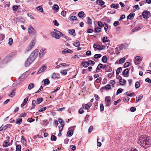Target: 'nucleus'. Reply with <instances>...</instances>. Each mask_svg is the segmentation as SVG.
<instances>
[{
  "mask_svg": "<svg viewBox=\"0 0 151 151\" xmlns=\"http://www.w3.org/2000/svg\"><path fill=\"white\" fill-rule=\"evenodd\" d=\"M35 40H32L31 42L29 44L28 47L27 49V51L28 52L33 47L35 44Z\"/></svg>",
  "mask_w": 151,
  "mask_h": 151,
  "instance_id": "nucleus-4",
  "label": "nucleus"
},
{
  "mask_svg": "<svg viewBox=\"0 0 151 151\" xmlns=\"http://www.w3.org/2000/svg\"><path fill=\"white\" fill-rule=\"evenodd\" d=\"M46 107H44L43 108H40L38 110V111L40 112H42L45 111L46 109Z\"/></svg>",
  "mask_w": 151,
  "mask_h": 151,
  "instance_id": "nucleus-51",
  "label": "nucleus"
},
{
  "mask_svg": "<svg viewBox=\"0 0 151 151\" xmlns=\"http://www.w3.org/2000/svg\"><path fill=\"white\" fill-rule=\"evenodd\" d=\"M87 22L88 24H91V18L89 17H88L87 18Z\"/></svg>",
  "mask_w": 151,
  "mask_h": 151,
  "instance_id": "nucleus-59",
  "label": "nucleus"
},
{
  "mask_svg": "<svg viewBox=\"0 0 151 151\" xmlns=\"http://www.w3.org/2000/svg\"><path fill=\"white\" fill-rule=\"evenodd\" d=\"M81 64L83 67L85 68L87 67V61L82 62L81 63Z\"/></svg>",
  "mask_w": 151,
  "mask_h": 151,
  "instance_id": "nucleus-47",
  "label": "nucleus"
},
{
  "mask_svg": "<svg viewBox=\"0 0 151 151\" xmlns=\"http://www.w3.org/2000/svg\"><path fill=\"white\" fill-rule=\"evenodd\" d=\"M125 58L123 57L122 58L119 60V63L121 64L122 63H124L125 62Z\"/></svg>",
  "mask_w": 151,
  "mask_h": 151,
  "instance_id": "nucleus-34",
  "label": "nucleus"
},
{
  "mask_svg": "<svg viewBox=\"0 0 151 151\" xmlns=\"http://www.w3.org/2000/svg\"><path fill=\"white\" fill-rule=\"evenodd\" d=\"M104 105L102 104H101L100 105V110L101 111H102L104 110Z\"/></svg>",
  "mask_w": 151,
  "mask_h": 151,
  "instance_id": "nucleus-52",
  "label": "nucleus"
},
{
  "mask_svg": "<svg viewBox=\"0 0 151 151\" xmlns=\"http://www.w3.org/2000/svg\"><path fill=\"white\" fill-rule=\"evenodd\" d=\"M101 54H97L94 55V58L95 59H98L101 58Z\"/></svg>",
  "mask_w": 151,
  "mask_h": 151,
  "instance_id": "nucleus-35",
  "label": "nucleus"
},
{
  "mask_svg": "<svg viewBox=\"0 0 151 151\" xmlns=\"http://www.w3.org/2000/svg\"><path fill=\"white\" fill-rule=\"evenodd\" d=\"M36 103V101L35 100H33L32 101V107L31 109H33L35 108V103Z\"/></svg>",
  "mask_w": 151,
  "mask_h": 151,
  "instance_id": "nucleus-30",
  "label": "nucleus"
},
{
  "mask_svg": "<svg viewBox=\"0 0 151 151\" xmlns=\"http://www.w3.org/2000/svg\"><path fill=\"white\" fill-rule=\"evenodd\" d=\"M96 3L100 6H102L105 4V2L102 0H97Z\"/></svg>",
  "mask_w": 151,
  "mask_h": 151,
  "instance_id": "nucleus-16",
  "label": "nucleus"
},
{
  "mask_svg": "<svg viewBox=\"0 0 151 151\" xmlns=\"http://www.w3.org/2000/svg\"><path fill=\"white\" fill-rule=\"evenodd\" d=\"M102 40L103 42L104 43L108 42L109 40L108 37H103Z\"/></svg>",
  "mask_w": 151,
  "mask_h": 151,
  "instance_id": "nucleus-27",
  "label": "nucleus"
},
{
  "mask_svg": "<svg viewBox=\"0 0 151 151\" xmlns=\"http://www.w3.org/2000/svg\"><path fill=\"white\" fill-rule=\"evenodd\" d=\"M108 66H109L108 65H104L100 67V68H103V69H106V68H107Z\"/></svg>",
  "mask_w": 151,
  "mask_h": 151,
  "instance_id": "nucleus-49",
  "label": "nucleus"
},
{
  "mask_svg": "<svg viewBox=\"0 0 151 151\" xmlns=\"http://www.w3.org/2000/svg\"><path fill=\"white\" fill-rule=\"evenodd\" d=\"M30 27H29L28 29V33L29 34L32 35H34L36 33V31L33 27L31 25L29 26Z\"/></svg>",
  "mask_w": 151,
  "mask_h": 151,
  "instance_id": "nucleus-5",
  "label": "nucleus"
},
{
  "mask_svg": "<svg viewBox=\"0 0 151 151\" xmlns=\"http://www.w3.org/2000/svg\"><path fill=\"white\" fill-rule=\"evenodd\" d=\"M56 137L54 135H52L51 137V141H55L56 140Z\"/></svg>",
  "mask_w": 151,
  "mask_h": 151,
  "instance_id": "nucleus-43",
  "label": "nucleus"
},
{
  "mask_svg": "<svg viewBox=\"0 0 151 151\" xmlns=\"http://www.w3.org/2000/svg\"><path fill=\"white\" fill-rule=\"evenodd\" d=\"M93 47L94 49H97L99 50H101L103 49V48H102L101 46L97 43L94 44L93 46Z\"/></svg>",
  "mask_w": 151,
  "mask_h": 151,
  "instance_id": "nucleus-11",
  "label": "nucleus"
},
{
  "mask_svg": "<svg viewBox=\"0 0 151 151\" xmlns=\"http://www.w3.org/2000/svg\"><path fill=\"white\" fill-rule=\"evenodd\" d=\"M33 62L29 58L27 59L26 61L25 62V66L26 67L29 66Z\"/></svg>",
  "mask_w": 151,
  "mask_h": 151,
  "instance_id": "nucleus-10",
  "label": "nucleus"
},
{
  "mask_svg": "<svg viewBox=\"0 0 151 151\" xmlns=\"http://www.w3.org/2000/svg\"><path fill=\"white\" fill-rule=\"evenodd\" d=\"M59 6L57 5H54L53 9L55 10H57L59 9Z\"/></svg>",
  "mask_w": 151,
  "mask_h": 151,
  "instance_id": "nucleus-61",
  "label": "nucleus"
},
{
  "mask_svg": "<svg viewBox=\"0 0 151 151\" xmlns=\"http://www.w3.org/2000/svg\"><path fill=\"white\" fill-rule=\"evenodd\" d=\"M104 88L106 90H110L111 89V85L110 84H107L105 86Z\"/></svg>",
  "mask_w": 151,
  "mask_h": 151,
  "instance_id": "nucleus-42",
  "label": "nucleus"
},
{
  "mask_svg": "<svg viewBox=\"0 0 151 151\" xmlns=\"http://www.w3.org/2000/svg\"><path fill=\"white\" fill-rule=\"evenodd\" d=\"M51 34L52 37L57 39H59L60 36H63L64 37H65V35L63 34L60 32H56L53 31L51 32Z\"/></svg>",
  "mask_w": 151,
  "mask_h": 151,
  "instance_id": "nucleus-3",
  "label": "nucleus"
},
{
  "mask_svg": "<svg viewBox=\"0 0 151 151\" xmlns=\"http://www.w3.org/2000/svg\"><path fill=\"white\" fill-rule=\"evenodd\" d=\"M123 90V89L121 88L118 89L117 91L116 95H117L121 93L122 92Z\"/></svg>",
  "mask_w": 151,
  "mask_h": 151,
  "instance_id": "nucleus-46",
  "label": "nucleus"
},
{
  "mask_svg": "<svg viewBox=\"0 0 151 151\" xmlns=\"http://www.w3.org/2000/svg\"><path fill=\"white\" fill-rule=\"evenodd\" d=\"M46 49L45 48L42 49L40 50L39 53V56L40 57H42L46 52Z\"/></svg>",
  "mask_w": 151,
  "mask_h": 151,
  "instance_id": "nucleus-8",
  "label": "nucleus"
},
{
  "mask_svg": "<svg viewBox=\"0 0 151 151\" xmlns=\"http://www.w3.org/2000/svg\"><path fill=\"white\" fill-rule=\"evenodd\" d=\"M134 13H130L127 16V19H129L130 20H131L133 19L134 16Z\"/></svg>",
  "mask_w": 151,
  "mask_h": 151,
  "instance_id": "nucleus-15",
  "label": "nucleus"
},
{
  "mask_svg": "<svg viewBox=\"0 0 151 151\" xmlns=\"http://www.w3.org/2000/svg\"><path fill=\"white\" fill-rule=\"evenodd\" d=\"M37 10L41 12H42L43 11V9L42 7L41 6H39L37 7Z\"/></svg>",
  "mask_w": 151,
  "mask_h": 151,
  "instance_id": "nucleus-50",
  "label": "nucleus"
},
{
  "mask_svg": "<svg viewBox=\"0 0 151 151\" xmlns=\"http://www.w3.org/2000/svg\"><path fill=\"white\" fill-rule=\"evenodd\" d=\"M125 18V15L124 14L122 15L119 19V21H120Z\"/></svg>",
  "mask_w": 151,
  "mask_h": 151,
  "instance_id": "nucleus-62",
  "label": "nucleus"
},
{
  "mask_svg": "<svg viewBox=\"0 0 151 151\" xmlns=\"http://www.w3.org/2000/svg\"><path fill=\"white\" fill-rule=\"evenodd\" d=\"M115 53L116 55L119 54L120 52V50H119L118 47H116L115 48Z\"/></svg>",
  "mask_w": 151,
  "mask_h": 151,
  "instance_id": "nucleus-37",
  "label": "nucleus"
},
{
  "mask_svg": "<svg viewBox=\"0 0 151 151\" xmlns=\"http://www.w3.org/2000/svg\"><path fill=\"white\" fill-rule=\"evenodd\" d=\"M50 81L48 79H45L44 81V83L45 85H48L50 83Z\"/></svg>",
  "mask_w": 151,
  "mask_h": 151,
  "instance_id": "nucleus-45",
  "label": "nucleus"
},
{
  "mask_svg": "<svg viewBox=\"0 0 151 151\" xmlns=\"http://www.w3.org/2000/svg\"><path fill=\"white\" fill-rule=\"evenodd\" d=\"M70 20L72 21L77 20V18L76 16H73L70 17Z\"/></svg>",
  "mask_w": 151,
  "mask_h": 151,
  "instance_id": "nucleus-39",
  "label": "nucleus"
},
{
  "mask_svg": "<svg viewBox=\"0 0 151 151\" xmlns=\"http://www.w3.org/2000/svg\"><path fill=\"white\" fill-rule=\"evenodd\" d=\"M140 57L139 56H137L135 58L136 61H135L134 63L136 65H137L140 63L141 59H140Z\"/></svg>",
  "mask_w": 151,
  "mask_h": 151,
  "instance_id": "nucleus-12",
  "label": "nucleus"
},
{
  "mask_svg": "<svg viewBox=\"0 0 151 151\" xmlns=\"http://www.w3.org/2000/svg\"><path fill=\"white\" fill-rule=\"evenodd\" d=\"M18 6L17 5H14L12 6V9L14 11H16L18 9Z\"/></svg>",
  "mask_w": 151,
  "mask_h": 151,
  "instance_id": "nucleus-48",
  "label": "nucleus"
},
{
  "mask_svg": "<svg viewBox=\"0 0 151 151\" xmlns=\"http://www.w3.org/2000/svg\"><path fill=\"white\" fill-rule=\"evenodd\" d=\"M21 146L20 145H18L16 146V151H21Z\"/></svg>",
  "mask_w": 151,
  "mask_h": 151,
  "instance_id": "nucleus-38",
  "label": "nucleus"
},
{
  "mask_svg": "<svg viewBox=\"0 0 151 151\" xmlns=\"http://www.w3.org/2000/svg\"><path fill=\"white\" fill-rule=\"evenodd\" d=\"M22 119H17L16 120V124H20L22 122Z\"/></svg>",
  "mask_w": 151,
  "mask_h": 151,
  "instance_id": "nucleus-36",
  "label": "nucleus"
},
{
  "mask_svg": "<svg viewBox=\"0 0 151 151\" xmlns=\"http://www.w3.org/2000/svg\"><path fill=\"white\" fill-rule=\"evenodd\" d=\"M102 65H103L101 63L99 64L98 65L97 67V68H96V71H97V70H100V68H100V67L102 66Z\"/></svg>",
  "mask_w": 151,
  "mask_h": 151,
  "instance_id": "nucleus-55",
  "label": "nucleus"
},
{
  "mask_svg": "<svg viewBox=\"0 0 151 151\" xmlns=\"http://www.w3.org/2000/svg\"><path fill=\"white\" fill-rule=\"evenodd\" d=\"M43 99L42 98H38L37 99L36 104H39L41 103L43 101Z\"/></svg>",
  "mask_w": 151,
  "mask_h": 151,
  "instance_id": "nucleus-18",
  "label": "nucleus"
},
{
  "mask_svg": "<svg viewBox=\"0 0 151 151\" xmlns=\"http://www.w3.org/2000/svg\"><path fill=\"white\" fill-rule=\"evenodd\" d=\"M75 47H78L80 45V42L78 40H77L76 42L73 43Z\"/></svg>",
  "mask_w": 151,
  "mask_h": 151,
  "instance_id": "nucleus-33",
  "label": "nucleus"
},
{
  "mask_svg": "<svg viewBox=\"0 0 151 151\" xmlns=\"http://www.w3.org/2000/svg\"><path fill=\"white\" fill-rule=\"evenodd\" d=\"M13 42V40L12 38H10L9 40V44L11 45L12 44Z\"/></svg>",
  "mask_w": 151,
  "mask_h": 151,
  "instance_id": "nucleus-60",
  "label": "nucleus"
},
{
  "mask_svg": "<svg viewBox=\"0 0 151 151\" xmlns=\"http://www.w3.org/2000/svg\"><path fill=\"white\" fill-rule=\"evenodd\" d=\"M73 133V130L71 129L68 132L67 134V136L71 137Z\"/></svg>",
  "mask_w": 151,
  "mask_h": 151,
  "instance_id": "nucleus-17",
  "label": "nucleus"
},
{
  "mask_svg": "<svg viewBox=\"0 0 151 151\" xmlns=\"http://www.w3.org/2000/svg\"><path fill=\"white\" fill-rule=\"evenodd\" d=\"M130 63L129 62H127L125 63L124 65V68H127L130 65Z\"/></svg>",
  "mask_w": 151,
  "mask_h": 151,
  "instance_id": "nucleus-44",
  "label": "nucleus"
},
{
  "mask_svg": "<svg viewBox=\"0 0 151 151\" xmlns=\"http://www.w3.org/2000/svg\"><path fill=\"white\" fill-rule=\"evenodd\" d=\"M58 122L60 124L62 125L61 127H63L64 126V122L61 118H59L58 119Z\"/></svg>",
  "mask_w": 151,
  "mask_h": 151,
  "instance_id": "nucleus-22",
  "label": "nucleus"
},
{
  "mask_svg": "<svg viewBox=\"0 0 151 151\" xmlns=\"http://www.w3.org/2000/svg\"><path fill=\"white\" fill-rule=\"evenodd\" d=\"M68 33L74 36H75L76 35L75 30L74 29H72L69 30L68 31Z\"/></svg>",
  "mask_w": 151,
  "mask_h": 151,
  "instance_id": "nucleus-21",
  "label": "nucleus"
},
{
  "mask_svg": "<svg viewBox=\"0 0 151 151\" xmlns=\"http://www.w3.org/2000/svg\"><path fill=\"white\" fill-rule=\"evenodd\" d=\"M119 7V5L118 4H112L111 5V8L117 9Z\"/></svg>",
  "mask_w": 151,
  "mask_h": 151,
  "instance_id": "nucleus-20",
  "label": "nucleus"
},
{
  "mask_svg": "<svg viewBox=\"0 0 151 151\" xmlns=\"http://www.w3.org/2000/svg\"><path fill=\"white\" fill-rule=\"evenodd\" d=\"M126 151H138V150L134 148H129L127 149Z\"/></svg>",
  "mask_w": 151,
  "mask_h": 151,
  "instance_id": "nucleus-29",
  "label": "nucleus"
},
{
  "mask_svg": "<svg viewBox=\"0 0 151 151\" xmlns=\"http://www.w3.org/2000/svg\"><path fill=\"white\" fill-rule=\"evenodd\" d=\"M142 27H135L132 30V31L133 32H134L136 31H138L141 29Z\"/></svg>",
  "mask_w": 151,
  "mask_h": 151,
  "instance_id": "nucleus-25",
  "label": "nucleus"
},
{
  "mask_svg": "<svg viewBox=\"0 0 151 151\" xmlns=\"http://www.w3.org/2000/svg\"><path fill=\"white\" fill-rule=\"evenodd\" d=\"M38 49L34 50L31 53L29 58L33 62L38 55Z\"/></svg>",
  "mask_w": 151,
  "mask_h": 151,
  "instance_id": "nucleus-2",
  "label": "nucleus"
},
{
  "mask_svg": "<svg viewBox=\"0 0 151 151\" xmlns=\"http://www.w3.org/2000/svg\"><path fill=\"white\" fill-rule=\"evenodd\" d=\"M122 70V68L121 67L118 68L116 70V74L117 75H118L120 72Z\"/></svg>",
  "mask_w": 151,
  "mask_h": 151,
  "instance_id": "nucleus-32",
  "label": "nucleus"
},
{
  "mask_svg": "<svg viewBox=\"0 0 151 151\" xmlns=\"http://www.w3.org/2000/svg\"><path fill=\"white\" fill-rule=\"evenodd\" d=\"M21 141L22 142L24 143H26V140L24 138V137L23 136H22L21 137Z\"/></svg>",
  "mask_w": 151,
  "mask_h": 151,
  "instance_id": "nucleus-56",
  "label": "nucleus"
},
{
  "mask_svg": "<svg viewBox=\"0 0 151 151\" xmlns=\"http://www.w3.org/2000/svg\"><path fill=\"white\" fill-rule=\"evenodd\" d=\"M120 84L121 85H124L126 83V81L124 79L121 78L119 81Z\"/></svg>",
  "mask_w": 151,
  "mask_h": 151,
  "instance_id": "nucleus-13",
  "label": "nucleus"
},
{
  "mask_svg": "<svg viewBox=\"0 0 151 151\" xmlns=\"http://www.w3.org/2000/svg\"><path fill=\"white\" fill-rule=\"evenodd\" d=\"M150 12L148 11H145L143 12L142 13V16L143 18H148V15L150 14Z\"/></svg>",
  "mask_w": 151,
  "mask_h": 151,
  "instance_id": "nucleus-7",
  "label": "nucleus"
},
{
  "mask_svg": "<svg viewBox=\"0 0 151 151\" xmlns=\"http://www.w3.org/2000/svg\"><path fill=\"white\" fill-rule=\"evenodd\" d=\"M118 47L120 50H122L124 48V45H121Z\"/></svg>",
  "mask_w": 151,
  "mask_h": 151,
  "instance_id": "nucleus-57",
  "label": "nucleus"
},
{
  "mask_svg": "<svg viewBox=\"0 0 151 151\" xmlns=\"http://www.w3.org/2000/svg\"><path fill=\"white\" fill-rule=\"evenodd\" d=\"M101 31V28L99 27H97L94 30V32H100Z\"/></svg>",
  "mask_w": 151,
  "mask_h": 151,
  "instance_id": "nucleus-41",
  "label": "nucleus"
},
{
  "mask_svg": "<svg viewBox=\"0 0 151 151\" xmlns=\"http://www.w3.org/2000/svg\"><path fill=\"white\" fill-rule=\"evenodd\" d=\"M107 58L105 55L103 56L101 59L102 61L104 63H106L107 62Z\"/></svg>",
  "mask_w": 151,
  "mask_h": 151,
  "instance_id": "nucleus-24",
  "label": "nucleus"
},
{
  "mask_svg": "<svg viewBox=\"0 0 151 151\" xmlns=\"http://www.w3.org/2000/svg\"><path fill=\"white\" fill-rule=\"evenodd\" d=\"M140 83L138 81L136 82L135 84V87L137 88H139L140 86Z\"/></svg>",
  "mask_w": 151,
  "mask_h": 151,
  "instance_id": "nucleus-40",
  "label": "nucleus"
},
{
  "mask_svg": "<svg viewBox=\"0 0 151 151\" xmlns=\"http://www.w3.org/2000/svg\"><path fill=\"white\" fill-rule=\"evenodd\" d=\"M89 104V105H88V104H85L84 106H83V108L87 110L92 105V104H90V103Z\"/></svg>",
  "mask_w": 151,
  "mask_h": 151,
  "instance_id": "nucleus-19",
  "label": "nucleus"
},
{
  "mask_svg": "<svg viewBox=\"0 0 151 151\" xmlns=\"http://www.w3.org/2000/svg\"><path fill=\"white\" fill-rule=\"evenodd\" d=\"M35 85L33 83H30L28 86V89L30 90L32 89L34 87Z\"/></svg>",
  "mask_w": 151,
  "mask_h": 151,
  "instance_id": "nucleus-28",
  "label": "nucleus"
},
{
  "mask_svg": "<svg viewBox=\"0 0 151 151\" xmlns=\"http://www.w3.org/2000/svg\"><path fill=\"white\" fill-rule=\"evenodd\" d=\"M110 98V96H106L105 97V101L106 106H109L111 104V99H109Z\"/></svg>",
  "mask_w": 151,
  "mask_h": 151,
  "instance_id": "nucleus-6",
  "label": "nucleus"
},
{
  "mask_svg": "<svg viewBox=\"0 0 151 151\" xmlns=\"http://www.w3.org/2000/svg\"><path fill=\"white\" fill-rule=\"evenodd\" d=\"M72 52V51L70 49H66L62 51V52L63 54H65L66 53H71Z\"/></svg>",
  "mask_w": 151,
  "mask_h": 151,
  "instance_id": "nucleus-14",
  "label": "nucleus"
},
{
  "mask_svg": "<svg viewBox=\"0 0 151 151\" xmlns=\"http://www.w3.org/2000/svg\"><path fill=\"white\" fill-rule=\"evenodd\" d=\"M93 129V127L92 126H91L88 129V132L89 133H90L92 131Z\"/></svg>",
  "mask_w": 151,
  "mask_h": 151,
  "instance_id": "nucleus-58",
  "label": "nucleus"
},
{
  "mask_svg": "<svg viewBox=\"0 0 151 151\" xmlns=\"http://www.w3.org/2000/svg\"><path fill=\"white\" fill-rule=\"evenodd\" d=\"M150 138L149 136L146 135H141L138 140V142L142 147L147 148L150 145Z\"/></svg>",
  "mask_w": 151,
  "mask_h": 151,
  "instance_id": "nucleus-1",
  "label": "nucleus"
},
{
  "mask_svg": "<svg viewBox=\"0 0 151 151\" xmlns=\"http://www.w3.org/2000/svg\"><path fill=\"white\" fill-rule=\"evenodd\" d=\"M47 69V66L46 65H44L37 72V74H39L42 72H44Z\"/></svg>",
  "mask_w": 151,
  "mask_h": 151,
  "instance_id": "nucleus-9",
  "label": "nucleus"
},
{
  "mask_svg": "<svg viewBox=\"0 0 151 151\" xmlns=\"http://www.w3.org/2000/svg\"><path fill=\"white\" fill-rule=\"evenodd\" d=\"M85 15L84 12L83 11H81L79 12L78 14V16L80 18H82L83 15Z\"/></svg>",
  "mask_w": 151,
  "mask_h": 151,
  "instance_id": "nucleus-26",
  "label": "nucleus"
},
{
  "mask_svg": "<svg viewBox=\"0 0 151 151\" xmlns=\"http://www.w3.org/2000/svg\"><path fill=\"white\" fill-rule=\"evenodd\" d=\"M35 119L32 118H29L27 119V121L28 122H32L34 121Z\"/></svg>",
  "mask_w": 151,
  "mask_h": 151,
  "instance_id": "nucleus-54",
  "label": "nucleus"
},
{
  "mask_svg": "<svg viewBox=\"0 0 151 151\" xmlns=\"http://www.w3.org/2000/svg\"><path fill=\"white\" fill-rule=\"evenodd\" d=\"M28 98L27 97H26L24 99V100L23 102V105H25L26 104L27 102V101L28 100Z\"/></svg>",
  "mask_w": 151,
  "mask_h": 151,
  "instance_id": "nucleus-53",
  "label": "nucleus"
},
{
  "mask_svg": "<svg viewBox=\"0 0 151 151\" xmlns=\"http://www.w3.org/2000/svg\"><path fill=\"white\" fill-rule=\"evenodd\" d=\"M129 71L128 69H125L122 72V74L124 75V77H127L125 76V75H126L129 73Z\"/></svg>",
  "mask_w": 151,
  "mask_h": 151,
  "instance_id": "nucleus-23",
  "label": "nucleus"
},
{
  "mask_svg": "<svg viewBox=\"0 0 151 151\" xmlns=\"http://www.w3.org/2000/svg\"><path fill=\"white\" fill-rule=\"evenodd\" d=\"M60 73L62 75H66L67 74L66 70H61Z\"/></svg>",
  "mask_w": 151,
  "mask_h": 151,
  "instance_id": "nucleus-31",
  "label": "nucleus"
},
{
  "mask_svg": "<svg viewBox=\"0 0 151 151\" xmlns=\"http://www.w3.org/2000/svg\"><path fill=\"white\" fill-rule=\"evenodd\" d=\"M130 111L132 112H134L136 110V108L134 107H132L130 108Z\"/></svg>",
  "mask_w": 151,
  "mask_h": 151,
  "instance_id": "nucleus-64",
  "label": "nucleus"
},
{
  "mask_svg": "<svg viewBox=\"0 0 151 151\" xmlns=\"http://www.w3.org/2000/svg\"><path fill=\"white\" fill-rule=\"evenodd\" d=\"M14 90L13 91H12L10 93V94L9 95V96H10V97H12L15 95V92H14Z\"/></svg>",
  "mask_w": 151,
  "mask_h": 151,
  "instance_id": "nucleus-63",
  "label": "nucleus"
}]
</instances>
